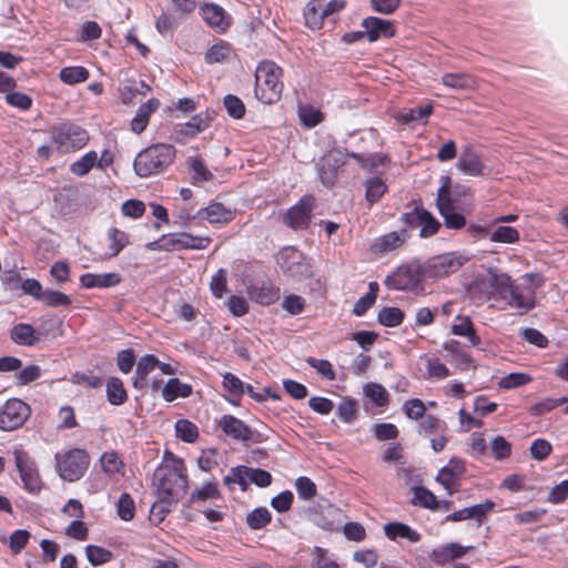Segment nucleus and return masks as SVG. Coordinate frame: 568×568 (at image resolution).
I'll list each match as a JSON object with an SVG mask.
<instances>
[{"mask_svg": "<svg viewBox=\"0 0 568 568\" xmlns=\"http://www.w3.org/2000/svg\"><path fill=\"white\" fill-rule=\"evenodd\" d=\"M98 163V153L89 151L83 154L79 160L70 164L69 171L75 176L87 175Z\"/></svg>", "mask_w": 568, "mask_h": 568, "instance_id": "36", "label": "nucleus"}, {"mask_svg": "<svg viewBox=\"0 0 568 568\" xmlns=\"http://www.w3.org/2000/svg\"><path fill=\"white\" fill-rule=\"evenodd\" d=\"M250 295L261 305H271L278 298V288H275L270 282H262L260 286H251Z\"/></svg>", "mask_w": 568, "mask_h": 568, "instance_id": "31", "label": "nucleus"}, {"mask_svg": "<svg viewBox=\"0 0 568 568\" xmlns=\"http://www.w3.org/2000/svg\"><path fill=\"white\" fill-rule=\"evenodd\" d=\"M164 455L165 465L160 466L154 473L159 504L152 506V510L160 508L163 514L170 511L169 507L187 490V476L183 460L168 450Z\"/></svg>", "mask_w": 568, "mask_h": 568, "instance_id": "1", "label": "nucleus"}, {"mask_svg": "<svg viewBox=\"0 0 568 568\" xmlns=\"http://www.w3.org/2000/svg\"><path fill=\"white\" fill-rule=\"evenodd\" d=\"M221 497L215 483H205L200 489L194 490L190 496V501H205L207 499H217Z\"/></svg>", "mask_w": 568, "mask_h": 568, "instance_id": "54", "label": "nucleus"}, {"mask_svg": "<svg viewBox=\"0 0 568 568\" xmlns=\"http://www.w3.org/2000/svg\"><path fill=\"white\" fill-rule=\"evenodd\" d=\"M135 364V354L132 348H125L116 355V366L123 374H129Z\"/></svg>", "mask_w": 568, "mask_h": 568, "instance_id": "64", "label": "nucleus"}, {"mask_svg": "<svg viewBox=\"0 0 568 568\" xmlns=\"http://www.w3.org/2000/svg\"><path fill=\"white\" fill-rule=\"evenodd\" d=\"M13 456L23 488L32 495L39 494L43 484L34 460L22 449H14Z\"/></svg>", "mask_w": 568, "mask_h": 568, "instance_id": "9", "label": "nucleus"}, {"mask_svg": "<svg viewBox=\"0 0 568 568\" xmlns=\"http://www.w3.org/2000/svg\"><path fill=\"white\" fill-rule=\"evenodd\" d=\"M312 205L304 199L290 207L283 216V223L293 230H305L311 223Z\"/></svg>", "mask_w": 568, "mask_h": 568, "instance_id": "18", "label": "nucleus"}, {"mask_svg": "<svg viewBox=\"0 0 568 568\" xmlns=\"http://www.w3.org/2000/svg\"><path fill=\"white\" fill-rule=\"evenodd\" d=\"M222 432L234 440L247 443L251 427L233 415H223L219 422Z\"/></svg>", "mask_w": 568, "mask_h": 568, "instance_id": "21", "label": "nucleus"}, {"mask_svg": "<svg viewBox=\"0 0 568 568\" xmlns=\"http://www.w3.org/2000/svg\"><path fill=\"white\" fill-rule=\"evenodd\" d=\"M403 239L396 233L392 232L384 236H381L373 245L372 251L374 253H387L396 250L403 244Z\"/></svg>", "mask_w": 568, "mask_h": 568, "instance_id": "42", "label": "nucleus"}, {"mask_svg": "<svg viewBox=\"0 0 568 568\" xmlns=\"http://www.w3.org/2000/svg\"><path fill=\"white\" fill-rule=\"evenodd\" d=\"M414 497L412 499V504L415 506H419L426 509L436 510L437 498L436 496L426 487L423 486H414L413 487Z\"/></svg>", "mask_w": 568, "mask_h": 568, "instance_id": "39", "label": "nucleus"}, {"mask_svg": "<svg viewBox=\"0 0 568 568\" xmlns=\"http://www.w3.org/2000/svg\"><path fill=\"white\" fill-rule=\"evenodd\" d=\"M471 548L470 546L464 547L458 542H449L434 548L429 558L436 565L444 566L452 560L464 557L467 550Z\"/></svg>", "mask_w": 568, "mask_h": 568, "instance_id": "22", "label": "nucleus"}, {"mask_svg": "<svg viewBox=\"0 0 568 568\" xmlns=\"http://www.w3.org/2000/svg\"><path fill=\"white\" fill-rule=\"evenodd\" d=\"M170 248L173 250H204L212 239L209 236H196L186 232L169 234Z\"/></svg>", "mask_w": 568, "mask_h": 568, "instance_id": "20", "label": "nucleus"}, {"mask_svg": "<svg viewBox=\"0 0 568 568\" xmlns=\"http://www.w3.org/2000/svg\"><path fill=\"white\" fill-rule=\"evenodd\" d=\"M121 275L116 272L94 274L87 273L80 276V284L84 288H108L121 283Z\"/></svg>", "mask_w": 568, "mask_h": 568, "instance_id": "24", "label": "nucleus"}, {"mask_svg": "<svg viewBox=\"0 0 568 568\" xmlns=\"http://www.w3.org/2000/svg\"><path fill=\"white\" fill-rule=\"evenodd\" d=\"M192 394V386L181 383L179 378H170L162 389V396L166 402H173L179 397L186 398Z\"/></svg>", "mask_w": 568, "mask_h": 568, "instance_id": "32", "label": "nucleus"}, {"mask_svg": "<svg viewBox=\"0 0 568 568\" xmlns=\"http://www.w3.org/2000/svg\"><path fill=\"white\" fill-rule=\"evenodd\" d=\"M459 323L452 326V333L454 335L467 337L471 346H478L480 344V337L476 334L474 325L468 316H457Z\"/></svg>", "mask_w": 568, "mask_h": 568, "instance_id": "35", "label": "nucleus"}, {"mask_svg": "<svg viewBox=\"0 0 568 568\" xmlns=\"http://www.w3.org/2000/svg\"><path fill=\"white\" fill-rule=\"evenodd\" d=\"M442 83L447 88L459 91H470L476 88V79L465 72L445 73L442 77Z\"/></svg>", "mask_w": 568, "mask_h": 568, "instance_id": "29", "label": "nucleus"}, {"mask_svg": "<svg viewBox=\"0 0 568 568\" xmlns=\"http://www.w3.org/2000/svg\"><path fill=\"white\" fill-rule=\"evenodd\" d=\"M494 508L495 503L491 500H486L483 504L473 505L470 507H466L447 515L445 521H463L467 519H474L477 521L478 526H481L487 514L493 511Z\"/></svg>", "mask_w": 568, "mask_h": 568, "instance_id": "19", "label": "nucleus"}, {"mask_svg": "<svg viewBox=\"0 0 568 568\" xmlns=\"http://www.w3.org/2000/svg\"><path fill=\"white\" fill-rule=\"evenodd\" d=\"M175 433L185 443H194L199 437L197 426L187 419H179L175 423Z\"/></svg>", "mask_w": 568, "mask_h": 568, "instance_id": "49", "label": "nucleus"}, {"mask_svg": "<svg viewBox=\"0 0 568 568\" xmlns=\"http://www.w3.org/2000/svg\"><path fill=\"white\" fill-rule=\"evenodd\" d=\"M403 410L408 418L418 420L425 416L426 407L419 398H412L404 403Z\"/></svg>", "mask_w": 568, "mask_h": 568, "instance_id": "63", "label": "nucleus"}, {"mask_svg": "<svg viewBox=\"0 0 568 568\" xmlns=\"http://www.w3.org/2000/svg\"><path fill=\"white\" fill-rule=\"evenodd\" d=\"M30 415V407L18 398L7 400L0 408V428L13 430L23 425Z\"/></svg>", "mask_w": 568, "mask_h": 568, "instance_id": "12", "label": "nucleus"}, {"mask_svg": "<svg viewBox=\"0 0 568 568\" xmlns=\"http://www.w3.org/2000/svg\"><path fill=\"white\" fill-rule=\"evenodd\" d=\"M223 387L233 397L240 398L245 393L246 385L234 374L225 373L223 375Z\"/></svg>", "mask_w": 568, "mask_h": 568, "instance_id": "56", "label": "nucleus"}, {"mask_svg": "<svg viewBox=\"0 0 568 568\" xmlns=\"http://www.w3.org/2000/svg\"><path fill=\"white\" fill-rule=\"evenodd\" d=\"M175 149L171 144H153L141 151L133 163L135 173L148 178L165 170L174 160Z\"/></svg>", "mask_w": 568, "mask_h": 568, "instance_id": "3", "label": "nucleus"}, {"mask_svg": "<svg viewBox=\"0 0 568 568\" xmlns=\"http://www.w3.org/2000/svg\"><path fill=\"white\" fill-rule=\"evenodd\" d=\"M55 468L59 476L67 481L79 480L90 465V456L84 449L73 448L64 454H55Z\"/></svg>", "mask_w": 568, "mask_h": 568, "instance_id": "6", "label": "nucleus"}, {"mask_svg": "<svg viewBox=\"0 0 568 568\" xmlns=\"http://www.w3.org/2000/svg\"><path fill=\"white\" fill-rule=\"evenodd\" d=\"M357 414V406L354 399L352 398H344L338 407L336 415L341 420H343L346 424H351L355 420Z\"/></svg>", "mask_w": 568, "mask_h": 568, "instance_id": "58", "label": "nucleus"}, {"mask_svg": "<svg viewBox=\"0 0 568 568\" xmlns=\"http://www.w3.org/2000/svg\"><path fill=\"white\" fill-rule=\"evenodd\" d=\"M378 323L386 327H396L403 323L404 312L398 307H384L377 316Z\"/></svg>", "mask_w": 568, "mask_h": 568, "instance_id": "45", "label": "nucleus"}, {"mask_svg": "<svg viewBox=\"0 0 568 568\" xmlns=\"http://www.w3.org/2000/svg\"><path fill=\"white\" fill-rule=\"evenodd\" d=\"M108 239L110 241V257L116 256L129 244L126 233L118 230L116 227H111L109 230Z\"/></svg>", "mask_w": 568, "mask_h": 568, "instance_id": "47", "label": "nucleus"}, {"mask_svg": "<svg viewBox=\"0 0 568 568\" xmlns=\"http://www.w3.org/2000/svg\"><path fill=\"white\" fill-rule=\"evenodd\" d=\"M295 488L298 497L303 500H311L317 494L316 485L306 476H301L296 479Z\"/></svg>", "mask_w": 568, "mask_h": 568, "instance_id": "55", "label": "nucleus"}, {"mask_svg": "<svg viewBox=\"0 0 568 568\" xmlns=\"http://www.w3.org/2000/svg\"><path fill=\"white\" fill-rule=\"evenodd\" d=\"M39 302L43 303L48 307H68L71 305L72 300L69 295L62 292L45 290L43 291Z\"/></svg>", "mask_w": 568, "mask_h": 568, "instance_id": "46", "label": "nucleus"}, {"mask_svg": "<svg viewBox=\"0 0 568 568\" xmlns=\"http://www.w3.org/2000/svg\"><path fill=\"white\" fill-rule=\"evenodd\" d=\"M275 261L284 275L301 281L312 276V267L306 255L295 246H284L275 255Z\"/></svg>", "mask_w": 568, "mask_h": 568, "instance_id": "5", "label": "nucleus"}, {"mask_svg": "<svg viewBox=\"0 0 568 568\" xmlns=\"http://www.w3.org/2000/svg\"><path fill=\"white\" fill-rule=\"evenodd\" d=\"M387 192V185L381 178H371L365 182V197L369 205L377 203Z\"/></svg>", "mask_w": 568, "mask_h": 568, "instance_id": "37", "label": "nucleus"}, {"mask_svg": "<svg viewBox=\"0 0 568 568\" xmlns=\"http://www.w3.org/2000/svg\"><path fill=\"white\" fill-rule=\"evenodd\" d=\"M423 282L419 265H402L385 278V285L396 291H416Z\"/></svg>", "mask_w": 568, "mask_h": 568, "instance_id": "10", "label": "nucleus"}, {"mask_svg": "<svg viewBox=\"0 0 568 568\" xmlns=\"http://www.w3.org/2000/svg\"><path fill=\"white\" fill-rule=\"evenodd\" d=\"M443 184L437 191L436 205L448 229L460 230L466 225V219L458 213L450 195V178L443 176Z\"/></svg>", "mask_w": 568, "mask_h": 568, "instance_id": "7", "label": "nucleus"}, {"mask_svg": "<svg viewBox=\"0 0 568 568\" xmlns=\"http://www.w3.org/2000/svg\"><path fill=\"white\" fill-rule=\"evenodd\" d=\"M402 221L409 229L420 227L422 237L433 236L440 227L438 220L422 205H416L410 212L403 214Z\"/></svg>", "mask_w": 568, "mask_h": 568, "instance_id": "13", "label": "nucleus"}, {"mask_svg": "<svg viewBox=\"0 0 568 568\" xmlns=\"http://www.w3.org/2000/svg\"><path fill=\"white\" fill-rule=\"evenodd\" d=\"M467 258L457 253H446L432 258L427 265V274L430 277H445L456 273Z\"/></svg>", "mask_w": 568, "mask_h": 568, "instance_id": "14", "label": "nucleus"}, {"mask_svg": "<svg viewBox=\"0 0 568 568\" xmlns=\"http://www.w3.org/2000/svg\"><path fill=\"white\" fill-rule=\"evenodd\" d=\"M234 211L220 202H212L197 211V217L211 224H226L234 219Z\"/></svg>", "mask_w": 568, "mask_h": 568, "instance_id": "23", "label": "nucleus"}, {"mask_svg": "<svg viewBox=\"0 0 568 568\" xmlns=\"http://www.w3.org/2000/svg\"><path fill=\"white\" fill-rule=\"evenodd\" d=\"M160 364V361L152 354H145L136 363L135 368V378L133 382V386L135 388H141V382L145 381L148 375L156 368Z\"/></svg>", "mask_w": 568, "mask_h": 568, "instance_id": "33", "label": "nucleus"}, {"mask_svg": "<svg viewBox=\"0 0 568 568\" xmlns=\"http://www.w3.org/2000/svg\"><path fill=\"white\" fill-rule=\"evenodd\" d=\"M465 471V462L460 458H452L448 464L439 470L436 476V481L443 485L449 496H453L458 491L455 481L462 478Z\"/></svg>", "mask_w": 568, "mask_h": 568, "instance_id": "16", "label": "nucleus"}, {"mask_svg": "<svg viewBox=\"0 0 568 568\" xmlns=\"http://www.w3.org/2000/svg\"><path fill=\"white\" fill-rule=\"evenodd\" d=\"M50 139L59 152L68 153L84 148L90 136L81 125L72 122H61L51 128Z\"/></svg>", "mask_w": 568, "mask_h": 568, "instance_id": "4", "label": "nucleus"}, {"mask_svg": "<svg viewBox=\"0 0 568 568\" xmlns=\"http://www.w3.org/2000/svg\"><path fill=\"white\" fill-rule=\"evenodd\" d=\"M489 273L491 274V285L503 298H507L508 291L515 284L510 276L505 273H497L496 271H490Z\"/></svg>", "mask_w": 568, "mask_h": 568, "instance_id": "60", "label": "nucleus"}, {"mask_svg": "<svg viewBox=\"0 0 568 568\" xmlns=\"http://www.w3.org/2000/svg\"><path fill=\"white\" fill-rule=\"evenodd\" d=\"M519 239V231L513 226H498L489 233V240L497 243L514 244Z\"/></svg>", "mask_w": 568, "mask_h": 568, "instance_id": "43", "label": "nucleus"}, {"mask_svg": "<svg viewBox=\"0 0 568 568\" xmlns=\"http://www.w3.org/2000/svg\"><path fill=\"white\" fill-rule=\"evenodd\" d=\"M282 68L273 61H262L255 70V97L264 104L277 102L283 92Z\"/></svg>", "mask_w": 568, "mask_h": 568, "instance_id": "2", "label": "nucleus"}, {"mask_svg": "<svg viewBox=\"0 0 568 568\" xmlns=\"http://www.w3.org/2000/svg\"><path fill=\"white\" fill-rule=\"evenodd\" d=\"M456 166L464 174L480 176L484 174L485 165L480 156L470 148H466L459 155Z\"/></svg>", "mask_w": 568, "mask_h": 568, "instance_id": "25", "label": "nucleus"}, {"mask_svg": "<svg viewBox=\"0 0 568 568\" xmlns=\"http://www.w3.org/2000/svg\"><path fill=\"white\" fill-rule=\"evenodd\" d=\"M318 0H312L308 2L304 12L306 24L313 29H321L325 17L322 16V11L317 10Z\"/></svg>", "mask_w": 568, "mask_h": 568, "instance_id": "52", "label": "nucleus"}, {"mask_svg": "<svg viewBox=\"0 0 568 568\" xmlns=\"http://www.w3.org/2000/svg\"><path fill=\"white\" fill-rule=\"evenodd\" d=\"M433 112V105L426 104L424 106H418L414 109L404 110L399 114V121L404 124H409L412 122H427V118Z\"/></svg>", "mask_w": 568, "mask_h": 568, "instance_id": "40", "label": "nucleus"}, {"mask_svg": "<svg viewBox=\"0 0 568 568\" xmlns=\"http://www.w3.org/2000/svg\"><path fill=\"white\" fill-rule=\"evenodd\" d=\"M116 514L124 521H129L134 518L135 504L130 494H121L116 503Z\"/></svg>", "mask_w": 568, "mask_h": 568, "instance_id": "50", "label": "nucleus"}, {"mask_svg": "<svg viewBox=\"0 0 568 568\" xmlns=\"http://www.w3.org/2000/svg\"><path fill=\"white\" fill-rule=\"evenodd\" d=\"M364 394L377 406H385L388 403L386 388L377 383H368L364 387Z\"/></svg>", "mask_w": 568, "mask_h": 568, "instance_id": "51", "label": "nucleus"}, {"mask_svg": "<svg viewBox=\"0 0 568 568\" xmlns=\"http://www.w3.org/2000/svg\"><path fill=\"white\" fill-rule=\"evenodd\" d=\"M361 27L366 33L369 42H376L381 38H393L396 34V29L393 22L377 17H367L361 22Z\"/></svg>", "mask_w": 568, "mask_h": 568, "instance_id": "17", "label": "nucleus"}, {"mask_svg": "<svg viewBox=\"0 0 568 568\" xmlns=\"http://www.w3.org/2000/svg\"><path fill=\"white\" fill-rule=\"evenodd\" d=\"M89 70L84 67H65L60 70L59 78L65 84H77L89 79Z\"/></svg>", "mask_w": 568, "mask_h": 568, "instance_id": "38", "label": "nucleus"}, {"mask_svg": "<svg viewBox=\"0 0 568 568\" xmlns=\"http://www.w3.org/2000/svg\"><path fill=\"white\" fill-rule=\"evenodd\" d=\"M231 53V45L223 40H219L204 54V60L209 64L223 62Z\"/></svg>", "mask_w": 568, "mask_h": 568, "instance_id": "41", "label": "nucleus"}, {"mask_svg": "<svg viewBox=\"0 0 568 568\" xmlns=\"http://www.w3.org/2000/svg\"><path fill=\"white\" fill-rule=\"evenodd\" d=\"M306 363L318 374H321L327 381H334L336 378L335 372L333 371L332 364L327 359H318L315 357H307Z\"/></svg>", "mask_w": 568, "mask_h": 568, "instance_id": "62", "label": "nucleus"}, {"mask_svg": "<svg viewBox=\"0 0 568 568\" xmlns=\"http://www.w3.org/2000/svg\"><path fill=\"white\" fill-rule=\"evenodd\" d=\"M224 108L233 119H242L245 115V105L243 101L233 94H226L223 99Z\"/></svg>", "mask_w": 568, "mask_h": 568, "instance_id": "53", "label": "nucleus"}, {"mask_svg": "<svg viewBox=\"0 0 568 568\" xmlns=\"http://www.w3.org/2000/svg\"><path fill=\"white\" fill-rule=\"evenodd\" d=\"M210 123V118L203 113L192 116V119L184 124L182 132L186 135L194 136L204 131Z\"/></svg>", "mask_w": 568, "mask_h": 568, "instance_id": "57", "label": "nucleus"}, {"mask_svg": "<svg viewBox=\"0 0 568 568\" xmlns=\"http://www.w3.org/2000/svg\"><path fill=\"white\" fill-rule=\"evenodd\" d=\"M272 520V515L265 507H257L246 516V524L251 529L264 528Z\"/></svg>", "mask_w": 568, "mask_h": 568, "instance_id": "44", "label": "nucleus"}, {"mask_svg": "<svg viewBox=\"0 0 568 568\" xmlns=\"http://www.w3.org/2000/svg\"><path fill=\"white\" fill-rule=\"evenodd\" d=\"M507 302L510 307L526 314L536 306V290L530 284H514L507 293Z\"/></svg>", "mask_w": 568, "mask_h": 568, "instance_id": "15", "label": "nucleus"}, {"mask_svg": "<svg viewBox=\"0 0 568 568\" xmlns=\"http://www.w3.org/2000/svg\"><path fill=\"white\" fill-rule=\"evenodd\" d=\"M345 164V154L342 149H332L316 163L317 175L323 185L332 187L338 175V170Z\"/></svg>", "mask_w": 568, "mask_h": 568, "instance_id": "11", "label": "nucleus"}, {"mask_svg": "<svg viewBox=\"0 0 568 568\" xmlns=\"http://www.w3.org/2000/svg\"><path fill=\"white\" fill-rule=\"evenodd\" d=\"M11 339L23 346H33L39 342L34 327L26 323H19L12 327Z\"/></svg>", "mask_w": 568, "mask_h": 568, "instance_id": "30", "label": "nucleus"}, {"mask_svg": "<svg viewBox=\"0 0 568 568\" xmlns=\"http://www.w3.org/2000/svg\"><path fill=\"white\" fill-rule=\"evenodd\" d=\"M30 532L26 529H18L9 537V547L13 555H18L27 546L30 539Z\"/></svg>", "mask_w": 568, "mask_h": 568, "instance_id": "61", "label": "nucleus"}, {"mask_svg": "<svg viewBox=\"0 0 568 568\" xmlns=\"http://www.w3.org/2000/svg\"><path fill=\"white\" fill-rule=\"evenodd\" d=\"M106 398L111 405L120 406L128 400V393L119 377H110L106 382Z\"/></svg>", "mask_w": 568, "mask_h": 568, "instance_id": "34", "label": "nucleus"}, {"mask_svg": "<svg viewBox=\"0 0 568 568\" xmlns=\"http://www.w3.org/2000/svg\"><path fill=\"white\" fill-rule=\"evenodd\" d=\"M187 164L193 172V179L201 182L212 180L213 174L209 171L201 158H189Z\"/></svg>", "mask_w": 568, "mask_h": 568, "instance_id": "59", "label": "nucleus"}, {"mask_svg": "<svg viewBox=\"0 0 568 568\" xmlns=\"http://www.w3.org/2000/svg\"><path fill=\"white\" fill-rule=\"evenodd\" d=\"M159 106L160 102L156 99H150L148 102L141 104L131 121V130L135 133L143 132L149 123L150 115L156 111Z\"/></svg>", "mask_w": 568, "mask_h": 568, "instance_id": "28", "label": "nucleus"}, {"mask_svg": "<svg viewBox=\"0 0 568 568\" xmlns=\"http://www.w3.org/2000/svg\"><path fill=\"white\" fill-rule=\"evenodd\" d=\"M203 20L219 32H223L230 26L224 9L214 3H205L201 7Z\"/></svg>", "mask_w": 568, "mask_h": 568, "instance_id": "26", "label": "nucleus"}, {"mask_svg": "<svg viewBox=\"0 0 568 568\" xmlns=\"http://www.w3.org/2000/svg\"><path fill=\"white\" fill-rule=\"evenodd\" d=\"M272 483V475L261 468H251L247 466L232 467L229 474L224 477V484H239L241 489L245 491L250 484H255L257 487H267Z\"/></svg>", "mask_w": 568, "mask_h": 568, "instance_id": "8", "label": "nucleus"}, {"mask_svg": "<svg viewBox=\"0 0 568 568\" xmlns=\"http://www.w3.org/2000/svg\"><path fill=\"white\" fill-rule=\"evenodd\" d=\"M384 534L390 540L404 538L409 540L410 542H418L422 538L418 531H416L408 525L399 521L387 523L384 526Z\"/></svg>", "mask_w": 568, "mask_h": 568, "instance_id": "27", "label": "nucleus"}, {"mask_svg": "<svg viewBox=\"0 0 568 568\" xmlns=\"http://www.w3.org/2000/svg\"><path fill=\"white\" fill-rule=\"evenodd\" d=\"M85 555L92 566L106 564L113 558L112 551L95 545H88L85 547Z\"/></svg>", "mask_w": 568, "mask_h": 568, "instance_id": "48", "label": "nucleus"}]
</instances>
